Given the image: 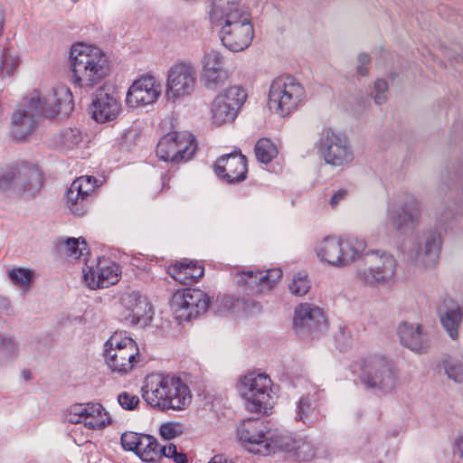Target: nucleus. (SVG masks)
I'll list each match as a JSON object with an SVG mask.
<instances>
[{"label": "nucleus", "mask_w": 463, "mask_h": 463, "mask_svg": "<svg viewBox=\"0 0 463 463\" xmlns=\"http://www.w3.org/2000/svg\"><path fill=\"white\" fill-rule=\"evenodd\" d=\"M310 287L307 276L298 272L293 277L292 282L289 284V290L293 295L301 297L308 292Z\"/></svg>", "instance_id": "41"}, {"label": "nucleus", "mask_w": 463, "mask_h": 463, "mask_svg": "<svg viewBox=\"0 0 463 463\" xmlns=\"http://www.w3.org/2000/svg\"><path fill=\"white\" fill-rule=\"evenodd\" d=\"M42 184L39 168L27 162L14 165L0 175V190L9 197L34 194Z\"/></svg>", "instance_id": "7"}, {"label": "nucleus", "mask_w": 463, "mask_h": 463, "mask_svg": "<svg viewBox=\"0 0 463 463\" xmlns=\"http://www.w3.org/2000/svg\"><path fill=\"white\" fill-rule=\"evenodd\" d=\"M365 265L358 268L356 278L369 286L386 284L391 281L396 270V260L392 255L380 250H370L365 253Z\"/></svg>", "instance_id": "9"}, {"label": "nucleus", "mask_w": 463, "mask_h": 463, "mask_svg": "<svg viewBox=\"0 0 463 463\" xmlns=\"http://www.w3.org/2000/svg\"><path fill=\"white\" fill-rule=\"evenodd\" d=\"M142 296L137 290L126 291L120 298V303L128 313H131Z\"/></svg>", "instance_id": "47"}, {"label": "nucleus", "mask_w": 463, "mask_h": 463, "mask_svg": "<svg viewBox=\"0 0 463 463\" xmlns=\"http://www.w3.org/2000/svg\"><path fill=\"white\" fill-rule=\"evenodd\" d=\"M96 179L93 176H80L72 182L73 184H76L79 187H76L80 194L85 197L88 201L90 195V193L94 191Z\"/></svg>", "instance_id": "45"}, {"label": "nucleus", "mask_w": 463, "mask_h": 463, "mask_svg": "<svg viewBox=\"0 0 463 463\" xmlns=\"http://www.w3.org/2000/svg\"><path fill=\"white\" fill-rule=\"evenodd\" d=\"M118 402L124 410L132 411L139 404V398L128 392H122L118 395Z\"/></svg>", "instance_id": "49"}, {"label": "nucleus", "mask_w": 463, "mask_h": 463, "mask_svg": "<svg viewBox=\"0 0 463 463\" xmlns=\"http://www.w3.org/2000/svg\"><path fill=\"white\" fill-rule=\"evenodd\" d=\"M437 316L440 325L452 340H458L463 320V310L453 298L446 297L437 306Z\"/></svg>", "instance_id": "23"}, {"label": "nucleus", "mask_w": 463, "mask_h": 463, "mask_svg": "<svg viewBox=\"0 0 463 463\" xmlns=\"http://www.w3.org/2000/svg\"><path fill=\"white\" fill-rule=\"evenodd\" d=\"M295 420L307 426H312L321 420V416L316 411V402L309 395H303L296 403Z\"/></svg>", "instance_id": "30"}, {"label": "nucleus", "mask_w": 463, "mask_h": 463, "mask_svg": "<svg viewBox=\"0 0 463 463\" xmlns=\"http://www.w3.org/2000/svg\"><path fill=\"white\" fill-rule=\"evenodd\" d=\"M255 156L259 162L269 164L278 155V149L269 138H260L255 145Z\"/></svg>", "instance_id": "36"}, {"label": "nucleus", "mask_w": 463, "mask_h": 463, "mask_svg": "<svg viewBox=\"0 0 463 463\" xmlns=\"http://www.w3.org/2000/svg\"><path fill=\"white\" fill-rule=\"evenodd\" d=\"M240 0H213L209 18L220 27L222 43L232 52L248 48L254 37L250 14L240 5Z\"/></svg>", "instance_id": "2"}, {"label": "nucleus", "mask_w": 463, "mask_h": 463, "mask_svg": "<svg viewBox=\"0 0 463 463\" xmlns=\"http://www.w3.org/2000/svg\"><path fill=\"white\" fill-rule=\"evenodd\" d=\"M305 98L303 86L292 76L275 79L269 88L268 105L280 117L295 111Z\"/></svg>", "instance_id": "8"}, {"label": "nucleus", "mask_w": 463, "mask_h": 463, "mask_svg": "<svg viewBox=\"0 0 463 463\" xmlns=\"http://www.w3.org/2000/svg\"><path fill=\"white\" fill-rule=\"evenodd\" d=\"M444 178L449 190V199L455 204L463 202V170L448 168Z\"/></svg>", "instance_id": "32"}, {"label": "nucleus", "mask_w": 463, "mask_h": 463, "mask_svg": "<svg viewBox=\"0 0 463 463\" xmlns=\"http://www.w3.org/2000/svg\"><path fill=\"white\" fill-rule=\"evenodd\" d=\"M104 347L105 362L113 373L126 374L140 362L137 345L126 331L115 332Z\"/></svg>", "instance_id": "6"}, {"label": "nucleus", "mask_w": 463, "mask_h": 463, "mask_svg": "<svg viewBox=\"0 0 463 463\" xmlns=\"http://www.w3.org/2000/svg\"><path fill=\"white\" fill-rule=\"evenodd\" d=\"M348 194L349 191L345 188H340L339 190L335 192L331 196L329 202L331 207L335 208L341 201L345 200L347 198Z\"/></svg>", "instance_id": "57"}, {"label": "nucleus", "mask_w": 463, "mask_h": 463, "mask_svg": "<svg viewBox=\"0 0 463 463\" xmlns=\"http://www.w3.org/2000/svg\"><path fill=\"white\" fill-rule=\"evenodd\" d=\"M210 304L208 296L200 289L184 288L177 290L171 299V309L175 318L189 321L203 314Z\"/></svg>", "instance_id": "16"}, {"label": "nucleus", "mask_w": 463, "mask_h": 463, "mask_svg": "<svg viewBox=\"0 0 463 463\" xmlns=\"http://www.w3.org/2000/svg\"><path fill=\"white\" fill-rule=\"evenodd\" d=\"M317 151L325 162L344 167L354 160V153L345 135L331 128L323 129L317 142Z\"/></svg>", "instance_id": "11"}, {"label": "nucleus", "mask_w": 463, "mask_h": 463, "mask_svg": "<svg viewBox=\"0 0 463 463\" xmlns=\"http://www.w3.org/2000/svg\"><path fill=\"white\" fill-rule=\"evenodd\" d=\"M442 239L438 231H429L422 238V242L419 243L415 250L413 260L416 266L424 269L434 268L439 260L441 251Z\"/></svg>", "instance_id": "21"}, {"label": "nucleus", "mask_w": 463, "mask_h": 463, "mask_svg": "<svg viewBox=\"0 0 463 463\" xmlns=\"http://www.w3.org/2000/svg\"><path fill=\"white\" fill-rule=\"evenodd\" d=\"M159 447L155 437L144 434L136 455L143 461L156 462L159 459Z\"/></svg>", "instance_id": "34"}, {"label": "nucleus", "mask_w": 463, "mask_h": 463, "mask_svg": "<svg viewBox=\"0 0 463 463\" xmlns=\"http://www.w3.org/2000/svg\"><path fill=\"white\" fill-rule=\"evenodd\" d=\"M215 174L228 184L246 179L247 159L241 152H232L220 156L214 165Z\"/></svg>", "instance_id": "19"}, {"label": "nucleus", "mask_w": 463, "mask_h": 463, "mask_svg": "<svg viewBox=\"0 0 463 463\" xmlns=\"http://www.w3.org/2000/svg\"><path fill=\"white\" fill-rule=\"evenodd\" d=\"M360 381L367 389L381 394H389L399 384L398 370L389 358L371 355L363 360Z\"/></svg>", "instance_id": "5"}, {"label": "nucleus", "mask_w": 463, "mask_h": 463, "mask_svg": "<svg viewBox=\"0 0 463 463\" xmlns=\"http://www.w3.org/2000/svg\"><path fill=\"white\" fill-rule=\"evenodd\" d=\"M18 343L13 338L0 335V352H5L8 357L17 355Z\"/></svg>", "instance_id": "48"}, {"label": "nucleus", "mask_w": 463, "mask_h": 463, "mask_svg": "<svg viewBox=\"0 0 463 463\" xmlns=\"http://www.w3.org/2000/svg\"><path fill=\"white\" fill-rule=\"evenodd\" d=\"M159 459L162 457L172 458L175 453L177 451L175 445L169 443L167 446L159 447Z\"/></svg>", "instance_id": "58"}, {"label": "nucleus", "mask_w": 463, "mask_h": 463, "mask_svg": "<svg viewBox=\"0 0 463 463\" xmlns=\"http://www.w3.org/2000/svg\"><path fill=\"white\" fill-rule=\"evenodd\" d=\"M455 218L456 213L451 209H445L437 216V224L444 229H448Z\"/></svg>", "instance_id": "55"}, {"label": "nucleus", "mask_w": 463, "mask_h": 463, "mask_svg": "<svg viewBox=\"0 0 463 463\" xmlns=\"http://www.w3.org/2000/svg\"><path fill=\"white\" fill-rule=\"evenodd\" d=\"M74 416H83L84 426L90 430H101L110 423V418L99 402L78 403L71 406Z\"/></svg>", "instance_id": "25"}, {"label": "nucleus", "mask_w": 463, "mask_h": 463, "mask_svg": "<svg viewBox=\"0 0 463 463\" xmlns=\"http://www.w3.org/2000/svg\"><path fill=\"white\" fill-rule=\"evenodd\" d=\"M271 380L265 373H249L241 379L240 392L251 411H266L270 406Z\"/></svg>", "instance_id": "13"}, {"label": "nucleus", "mask_w": 463, "mask_h": 463, "mask_svg": "<svg viewBox=\"0 0 463 463\" xmlns=\"http://www.w3.org/2000/svg\"><path fill=\"white\" fill-rule=\"evenodd\" d=\"M441 366L447 376L455 383H463V363L452 356L444 358Z\"/></svg>", "instance_id": "38"}, {"label": "nucleus", "mask_w": 463, "mask_h": 463, "mask_svg": "<svg viewBox=\"0 0 463 463\" xmlns=\"http://www.w3.org/2000/svg\"><path fill=\"white\" fill-rule=\"evenodd\" d=\"M24 377L26 379V380H30L31 379V373L29 371H24Z\"/></svg>", "instance_id": "62"}, {"label": "nucleus", "mask_w": 463, "mask_h": 463, "mask_svg": "<svg viewBox=\"0 0 463 463\" xmlns=\"http://www.w3.org/2000/svg\"><path fill=\"white\" fill-rule=\"evenodd\" d=\"M356 72L358 75L366 76L369 72L368 64L371 62V57L369 54L362 52L357 58Z\"/></svg>", "instance_id": "56"}, {"label": "nucleus", "mask_w": 463, "mask_h": 463, "mask_svg": "<svg viewBox=\"0 0 463 463\" xmlns=\"http://www.w3.org/2000/svg\"><path fill=\"white\" fill-rule=\"evenodd\" d=\"M143 435L132 431L124 432L120 438L122 448L125 450L137 453Z\"/></svg>", "instance_id": "43"}, {"label": "nucleus", "mask_w": 463, "mask_h": 463, "mask_svg": "<svg viewBox=\"0 0 463 463\" xmlns=\"http://www.w3.org/2000/svg\"><path fill=\"white\" fill-rule=\"evenodd\" d=\"M420 213V203L413 196H407L401 207L389 208L388 220L396 230L402 232L418 223Z\"/></svg>", "instance_id": "24"}, {"label": "nucleus", "mask_w": 463, "mask_h": 463, "mask_svg": "<svg viewBox=\"0 0 463 463\" xmlns=\"http://www.w3.org/2000/svg\"><path fill=\"white\" fill-rule=\"evenodd\" d=\"M197 71L190 61H177L167 71L165 96L169 101L191 96L196 87Z\"/></svg>", "instance_id": "12"}, {"label": "nucleus", "mask_w": 463, "mask_h": 463, "mask_svg": "<svg viewBox=\"0 0 463 463\" xmlns=\"http://www.w3.org/2000/svg\"><path fill=\"white\" fill-rule=\"evenodd\" d=\"M455 453H458L463 458V435L455 439Z\"/></svg>", "instance_id": "59"}, {"label": "nucleus", "mask_w": 463, "mask_h": 463, "mask_svg": "<svg viewBox=\"0 0 463 463\" xmlns=\"http://www.w3.org/2000/svg\"><path fill=\"white\" fill-rule=\"evenodd\" d=\"M388 90V83L384 80H377L374 82V102L377 105H382L387 100L386 91Z\"/></svg>", "instance_id": "52"}, {"label": "nucleus", "mask_w": 463, "mask_h": 463, "mask_svg": "<svg viewBox=\"0 0 463 463\" xmlns=\"http://www.w3.org/2000/svg\"><path fill=\"white\" fill-rule=\"evenodd\" d=\"M260 279L265 280V286H271L277 282L282 277V270L280 269H270L263 271V273H258Z\"/></svg>", "instance_id": "53"}, {"label": "nucleus", "mask_w": 463, "mask_h": 463, "mask_svg": "<svg viewBox=\"0 0 463 463\" xmlns=\"http://www.w3.org/2000/svg\"><path fill=\"white\" fill-rule=\"evenodd\" d=\"M76 187V184H71L66 193V203L74 215L82 216L87 212L88 201Z\"/></svg>", "instance_id": "35"}, {"label": "nucleus", "mask_w": 463, "mask_h": 463, "mask_svg": "<svg viewBox=\"0 0 463 463\" xmlns=\"http://www.w3.org/2000/svg\"><path fill=\"white\" fill-rule=\"evenodd\" d=\"M141 392L147 405L160 411H182L192 402L188 386L179 377L169 374L148 375Z\"/></svg>", "instance_id": "3"}, {"label": "nucleus", "mask_w": 463, "mask_h": 463, "mask_svg": "<svg viewBox=\"0 0 463 463\" xmlns=\"http://www.w3.org/2000/svg\"><path fill=\"white\" fill-rule=\"evenodd\" d=\"M196 147V140L191 133L172 131L159 140L156 156L163 161L184 163L194 156Z\"/></svg>", "instance_id": "10"}, {"label": "nucleus", "mask_w": 463, "mask_h": 463, "mask_svg": "<svg viewBox=\"0 0 463 463\" xmlns=\"http://www.w3.org/2000/svg\"><path fill=\"white\" fill-rule=\"evenodd\" d=\"M72 2H76L77 0H71Z\"/></svg>", "instance_id": "63"}, {"label": "nucleus", "mask_w": 463, "mask_h": 463, "mask_svg": "<svg viewBox=\"0 0 463 463\" xmlns=\"http://www.w3.org/2000/svg\"><path fill=\"white\" fill-rule=\"evenodd\" d=\"M335 342L341 350L348 347L351 343L350 332L346 327H340L338 332L335 335Z\"/></svg>", "instance_id": "54"}, {"label": "nucleus", "mask_w": 463, "mask_h": 463, "mask_svg": "<svg viewBox=\"0 0 463 463\" xmlns=\"http://www.w3.org/2000/svg\"><path fill=\"white\" fill-rule=\"evenodd\" d=\"M19 58L10 49H4L0 65V77L11 76L19 65Z\"/></svg>", "instance_id": "40"}, {"label": "nucleus", "mask_w": 463, "mask_h": 463, "mask_svg": "<svg viewBox=\"0 0 463 463\" xmlns=\"http://www.w3.org/2000/svg\"><path fill=\"white\" fill-rule=\"evenodd\" d=\"M131 313L125 316V319L132 325L147 326L153 318V311L146 296H142L138 304Z\"/></svg>", "instance_id": "33"}, {"label": "nucleus", "mask_w": 463, "mask_h": 463, "mask_svg": "<svg viewBox=\"0 0 463 463\" xmlns=\"http://www.w3.org/2000/svg\"><path fill=\"white\" fill-rule=\"evenodd\" d=\"M161 93L160 84H156L155 77H142L130 86L126 97V102L130 107L152 104Z\"/></svg>", "instance_id": "22"}, {"label": "nucleus", "mask_w": 463, "mask_h": 463, "mask_svg": "<svg viewBox=\"0 0 463 463\" xmlns=\"http://www.w3.org/2000/svg\"><path fill=\"white\" fill-rule=\"evenodd\" d=\"M72 109V94L66 86H59L44 97L33 90L13 112L10 133L14 139L22 141L36 128L41 116L54 118L61 111L67 114Z\"/></svg>", "instance_id": "1"}, {"label": "nucleus", "mask_w": 463, "mask_h": 463, "mask_svg": "<svg viewBox=\"0 0 463 463\" xmlns=\"http://www.w3.org/2000/svg\"><path fill=\"white\" fill-rule=\"evenodd\" d=\"M81 141V132L78 128H66L61 133V143L67 149L74 148Z\"/></svg>", "instance_id": "42"}, {"label": "nucleus", "mask_w": 463, "mask_h": 463, "mask_svg": "<svg viewBox=\"0 0 463 463\" xmlns=\"http://www.w3.org/2000/svg\"><path fill=\"white\" fill-rule=\"evenodd\" d=\"M175 463H185L187 461V457L184 453L175 452L174 457L172 458Z\"/></svg>", "instance_id": "60"}, {"label": "nucleus", "mask_w": 463, "mask_h": 463, "mask_svg": "<svg viewBox=\"0 0 463 463\" xmlns=\"http://www.w3.org/2000/svg\"><path fill=\"white\" fill-rule=\"evenodd\" d=\"M293 329L302 339L319 336L327 329L323 310L310 303H301L295 308Z\"/></svg>", "instance_id": "15"}, {"label": "nucleus", "mask_w": 463, "mask_h": 463, "mask_svg": "<svg viewBox=\"0 0 463 463\" xmlns=\"http://www.w3.org/2000/svg\"><path fill=\"white\" fill-rule=\"evenodd\" d=\"M342 239L326 237L317 246V255L321 261L335 267H344Z\"/></svg>", "instance_id": "28"}, {"label": "nucleus", "mask_w": 463, "mask_h": 463, "mask_svg": "<svg viewBox=\"0 0 463 463\" xmlns=\"http://www.w3.org/2000/svg\"><path fill=\"white\" fill-rule=\"evenodd\" d=\"M397 334L401 344L415 353H427L430 348V341L422 333L420 325L402 322L398 326Z\"/></svg>", "instance_id": "26"}, {"label": "nucleus", "mask_w": 463, "mask_h": 463, "mask_svg": "<svg viewBox=\"0 0 463 463\" xmlns=\"http://www.w3.org/2000/svg\"><path fill=\"white\" fill-rule=\"evenodd\" d=\"M342 246L344 266H347L361 257L365 250L366 242L357 236H347L342 238Z\"/></svg>", "instance_id": "31"}, {"label": "nucleus", "mask_w": 463, "mask_h": 463, "mask_svg": "<svg viewBox=\"0 0 463 463\" xmlns=\"http://www.w3.org/2000/svg\"><path fill=\"white\" fill-rule=\"evenodd\" d=\"M68 420L73 424L80 423V422H83V416H77V415L74 416L73 411H71V409Z\"/></svg>", "instance_id": "61"}, {"label": "nucleus", "mask_w": 463, "mask_h": 463, "mask_svg": "<svg viewBox=\"0 0 463 463\" xmlns=\"http://www.w3.org/2000/svg\"><path fill=\"white\" fill-rule=\"evenodd\" d=\"M228 78L227 71L223 69L203 70V80L204 86L208 90H215L222 87Z\"/></svg>", "instance_id": "37"}, {"label": "nucleus", "mask_w": 463, "mask_h": 463, "mask_svg": "<svg viewBox=\"0 0 463 463\" xmlns=\"http://www.w3.org/2000/svg\"><path fill=\"white\" fill-rule=\"evenodd\" d=\"M240 441L250 453L268 456L275 452V439L266 431L264 422L259 419H248L237 429Z\"/></svg>", "instance_id": "14"}, {"label": "nucleus", "mask_w": 463, "mask_h": 463, "mask_svg": "<svg viewBox=\"0 0 463 463\" xmlns=\"http://www.w3.org/2000/svg\"><path fill=\"white\" fill-rule=\"evenodd\" d=\"M258 273H263V270H247L241 272L240 275L241 280L240 282H243L244 284L248 285L249 287H254L259 285H265L264 279H260V278L257 276Z\"/></svg>", "instance_id": "50"}, {"label": "nucleus", "mask_w": 463, "mask_h": 463, "mask_svg": "<svg viewBox=\"0 0 463 463\" xmlns=\"http://www.w3.org/2000/svg\"><path fill=\"white\" fill-rule=\"evenodd\" d=\"M81 244L82 247H80L79 239L68 238L60 242L59 249L64 254L78 259L82 256L84 254L83 251L87 250V243L84 240H82Z\"/></svg>", "instance_id": "39"}, {"label": "nucleus", "mask_w": 463, "mask_h": 463, "mask_svg": "<svg viewBox=\"0 0 463 463\" xmlns=\"http://www.w3.org/2000/svg\"><path fill=\"white\" fill-rule=\"evenodd\" d=\"M159 432L161 437L167 440L175 439L182 434L181 426L173 422L162 424L159 429Z\"/></svg>", "instance_id": "51"}, {"label": "nucleus", "mask_w": 463, "mask_h": 463, "mask_svg": "<svg viewBox=\"0 0 463 463\" xmlns=\"http://www.w3.org/2000/svg\"><path fill=\"white\" fill-rule=\"evenodd\" d=\"M120 109V103L117 97L105 88L96 90L89 108L92 118L98 123L114 120L118 116Z\"/></svg>", "instance_id": "20"}, {"label": "nucleus", "mask_w": 463, "mask_h": 463, "mask_svg": "<svg viewBox=\"0 0 463 463\" xmlns=\"http://www.w3.org/2000/svg\"><path fill=\"white\" fill-rule=\"evenodd\" d=\"M8 277L14 284L26 286L32 280V272L22 268L12 269L8 271Z\"/></svg>", "instance_id": "46"}, {"label": "nucleus", "mask_w": 463, "mask_h": 463, "mask_svg": "<svg viewBox=\"0 0 463 463\" xmlns=\"http://www.w3.org/2000/svg\"><path fill=\"white\" fill-rule=\"evenodd\" d=\"M202 63L203 70L222 69L223 57L218 51L211 50L204 52Z\"/></svg>", "instance_id": "44"}, {"label": "nucleus", "mask_w": 463, "mask_h": 463, "mask_svg": "<svg viewBox=\"0 0 463 463\" xmlns=\"http://www.w3.org/2000/svg\"><path fill=\"white\" fill-rule=\"evenodd\" d=\"M83 279L90 289L109 288L119 280V265L109 260H99L96 269L86 264L82 269Z\"/></svg>", "instance_id": "18"}, {"label": "nucleus", "mask_w": 463, "mask_h": 463, "mask_svg": "<svg viewBox=\"0 0 463 463\" xmlns=\"http://www.w3.org/2000/svg\"><path fill=\"white\" fill-rule=\"evenodd\" d=\"M70 61L72 81L79 88L91 89L109 70L107 55L99 48L82 43L71 46Z\"/></svg>", "instance_id": "4"}, {"label": "nucleus", "mask_w": 463, "mask_h": 463, "mask_svg": "<svg viewBox=\"0 0 463 463\" xmlns=\"http://www.w3.org/2000/svg\"><path fill=\"white\" fill-rule=\"evenodd\" d=\"M290 453L299 462L308 461L315 456V448L307 439H295L290 436H278L275 438V449Z\"/></svg>", "instance_id": "27"}, {"label": "nucleus", "mask_w": 463, "mask_h": 463, "mask_svg": "<svg viewBox=\"0 0 463 463\" xmlns=\"http://www.w3.org/2000/svg\"><path fill=\"white\" fill-rule=\"evenodd\" d=\"M246 98L245 90L238 86L231 87L224 93L216 96L211 109L213 123L222 126L233 121Z\"/></svg>", "instance_id": "17"}, {"label": "nucleus", "mask_w": 463, "mask_h": 463, "mask_svg": "<svg viewBox=\"0 0 463 463\" xmlns=\"http://www.w3.org/2000/svg\"><path fill=\"white\" fill-rule=\"evenodd\" d=\"M167 273L181 284L189 285L203 276L204 269L192 261L177 262L168 267Z\"/></svg>", "instance_id": "29"}]
</instances>
